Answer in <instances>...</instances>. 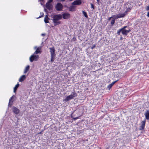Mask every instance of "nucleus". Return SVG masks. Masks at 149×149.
Segmentation results:
<instances>
[{"label": "nucleus", "mask_w": 149, "mask_h": 149, "mask_svg": "<svg viewBox=\"0 0 149 149\" xmlns=\"http://www.w3.org/2000/svg\"><path fill=\"white\" fill-rule=\"evenodd\" d=\"M50 52L51 54V61L53 62L54 61V58L55 57L56 54H55V49L54 47L49 48Z\"/></svg>", "instance_id": "1"}, {"label": "nucleus", "mask_w": 149, "mask_h": 149, "mask_svg": "<svg viewBox=\"0 0 149 149\" xmlns=\"http://www.w3.org/2000/svg\"><path fill=\"white\" fill-rule=\"evenodd\" d=\"M77 96V94H71L70 95L67 96L66 98L63 99V101L65 102H66L70 100L74 99V97Z\"/></svg>", "instance_id": "2"}, {"label": "nucleus", "mask_w": 149, "mask_h": 149, "mask_svg": "<svg viewBox=\"0 0 149 149\" xmlns=\"http://www.w3.org/2000/svg\"><path fill=\"white\" fill-rule=\"evenodd\" d=\"M39 58V57L38 55H36L33 54L30 57L29 60L31 62H33L34 61H37Z\"/></svg>", "instance_id": "3"}, {"label": "nucleus", "mask_w": 149, "mask_h": 149, "mask_svg": "<svg viewBox=\"0 0 149 149\" xmlns=\"http://www.w3.org/2000/svg\"><path fill=\"white\" fill-rule=\"evenodd\" d=\"M62 4L60 3H58L55 6V9L58 11H61L63 8Z\"/></svg>", "instance_id": "4"}, {"label": "nucleus", "mask_w": 149, "mask_h": 149, "mask_svg": "<svg viewBox=\"0 0 149 149\" xmlns=\"http://www.w3.org/2000/svg\"><path fill=\"white\" fill-rule=\"evenodd\" d=\"M62 18V15L60 14L54 15L53 17V21H58L61 19Z\"/></svg>", "instance_id": "5"}, {"label": "nucleus", "mask_w": 149, "mask_h": 149, "mask_svg": "<svg viewBox=\"0 0 149 149\" xmlns=\"http://www.w3.org/2000/svg\"><path fill=\"white\" fill-rule=\"evenodd\" d=\"M146 123V119L144 120L141 122V125L139 128V130H140L142 131L144 130L145 128Z\"/></svg>", "instance_id": "6"}, {"label": "nucleus", "mask_w": 149, "mask_h": 149, "mask_svg": "<svg viewBox=\"0 0 149 149\" xmlns=\"http://www.w3.org/2000/svg\"><path fill=\"white\" fill-rule=\"evenodd\" d=\"M13 112L17 115L20 112V110L16 107L13 106L12 108Z\"/></svg>", "instance_id": "7"}, {"label": "nucleus", "mask_w": 149, "mask_h": 149, "mask_svg": "<svg viewBox=\"0 0 149 149\" xmlns=\"http://www.w3.org/2000/svg\"><path fill=\"white\" fill-rule=\"evenodd\" d=\"M62 16L63 19H67L70 17V14L68 13H65L62 14Z\"/></svg>", "instance_id": "8"}, {"label": "nucleus", "mask_w": 149, "mask_h": 149, "mask_svg": "<svg viewBox=\"0 0 149 149\" xmlns=\"http://www.w3.org/2000/svg\"><path fill=\"white\" fill-rule=\"evenodd\" d=\"M125 15V14L124 13L123 14L119 13L118 14L113 16V17H115L116 19H118V18H120L123 17Z\"/></svg>", "instance_id": "9"}, {"label": "nucleus", "mask_w": 149, "mask_h": 149, "mask_svg": "<svg viewBox=\"0 0 149 149\" xmlns=\"http://www.w3.org/2000/svg\"><path fill=\"white\" fill-rule=\"evenodd\" d=\"M46 7L49 10H52V6L49 3L47 2L45 4Z\"/></svg>", "instance_id": "10"}, {"label": "nucleus", "mask_w": 149, "mask_h": 149, "mask_svg": "<svg viewBox=\"0 0 149 149\" xmlns=\"http://www.w3.org/2000/svg\"><path fill=\"white\" fill-rule=\"evenodd\" d=\"M122 33L123 35L126 36L127 35L128 33L130 32L131 31L130 29L128 30H126V29H122Z\"/></svg>", "instance_id": "11"}, {"label": "nucleus", "mask_w": 149, "mask_h": 149, "mask_svg": "<svg viewBox=\"0 0 149 149\" xmlns=\"http://www.w3.org/2000/svg\"><path fill=\"white\" fill-rule=\"evenodd\" d=\"M146 119L149 120V110H146L144 114Z\"/></svg>", "instance_id": "12"}, {"label": "nucleus", "mask_w": 149, "mask_h": 149, "mask_svg": "<svg viewBox=\"0 0 149 149\" xmlns=\"http://www.w3.org/2000/svg\"><path fill=\"white\" fill-rule=\"evenodd\" d=\"M81 3V0H75L72 3V4L74 5H79Z\"/></svg>", "instance_id": "13"}, {"label": "nucleus", "mask_w": 149, "mask_h": 149, "mask_svg": "<svg viewBox=\"0 0 149 149\" xmlns=\"http://www.w3.org/2000/svg\"><path fill=\"white\" fill-rule=\"evenodd\" d=\"M47 97L50 100H53L55 98V95L54 94H48Z\"/></svg>", "instance_id": "14"}, {"label": "nucleus", "mask_w": 149, "mask_h": 149, "mask_svg": "<svg viewBox=\"0 0 149 149\" xmlns=\"http://www.w3.org/2000/svg\"><path fill=\"white\" fill-rule=\"evenodd\" d=\"M41 47H38L37 48L36 51L34 53V54H40L41 53L42 51L41 50Z\"/></svg>", "instance_id": "15"}, {"label": "nucleus", "mask_w": 149, "mask_h": 149, "mask_svg": "<svg viewBox=\"0 0 149 149\" xmlns=\"http://www.w3.org/2000/svg\"><path fill=\"white\" fill-rule=\"evenodd\" d=\"M50 19L48 17V14L47 15H45L44 19V21L45 23H49V20Z\"/></svg>", "instance_id": "16"}, {"label": "nucleus", "mask_w": 149, "mask_h": 149, "mask_svg": "<svg viewBox=\"0 0 149 149\" xmlns=\"http://www.w3.org/2000/svg\"><path fill=\"white\" fill-rule=\"evenodd\" d=\"M118 81V80L115 81L113 82H112V83H111V84L109 85H108V86H107V88L108 89H110L112 87V86H113V85Z\"/></svg>", "instance_id": "17"}, {"label": "nucleus", "mask_w": 149, "mask_h": 149, "mask_svg": "<svg viewBox=\"0 0 149 149\" xmlns=\"http://www.w3.org/2000/svg\"><path fill=\"white\" fill-rule=\"evenodd\" d=\"M26 78V77L25 75H22L20 77L19 81L20 82H22Z\"/></svg>", "instance_id": "18"}, {"label": "nucleus", "mask_w": 149, "mask_h": 149, "mask_svg": "<svg viewBox=\"0 0 149 149\" xmlns=\"http://www.w3.org/2000/svg\"><path fill=\"white\" fill-rule=\"evenodd\" d=\"M19 86V84L18 83L15 86L14 88L13 92L15 93L16 92L17 89Z\"/></svg>", "instance_id": "19"}, {"label": "nucleus", "mask_w": 149, "mask_h": 149, "mask_svg": "<svg viewBox=\"0 0 149 149\" xmlns=\"http://www.w3.org/2000/svg\"><path fill=\"white\" fill-rule=\"evenodd\" d=\"M69 10L70 11H74L75 10V7L73 6H70L69 8Z\"/></svg>", "instance_id": "20"}, {"label": "nucleus", "mask_w": 149, "mask_h": 149, "mask_svg": "<svg viewBox=\"0 0 149 149\" xmlns=\"http://www.w3.org/2000/svg\"><path fill=\"white\" fill-rule=\"evenodd\" d=\"M30 68V66L29 65H28L26 66L25 68L24 71V73H26L29 70Z\"/></svg>", "instance_id": "21"}, {"label": "nucleus", "mask_w": 149, "mask_h": 149, "mask_svg": "<svg viewBox=\"0 0 149 149\" xmlns=\"http://www.w3.org/2000/svg\"><path fill=\"white\" fill-rule=\"evenodd\" d=\"M53 23L54 24V26H56L57 25H58L60 24L61 23V22L60 21H53Z\"/></svg>", "instance_id": "22"}, {"label": "nucleus", "mask_w": 149, "mask_h": 149, "mask_svg": "<svg viewBox=\"0 0 149 149\" xmlns=\"http://www.w3.org/2000/svg\"><path fill=\"white\" fill-rule=\"evenodd\" d=\"M36 100L37 102H38V101L39 102H41L42 101V97H37Z\"/></svg>", "instance_id": "23"}, {"label": "nucleus", "mask_w": 149, "mask_h": 149, "mask_svg": "<svg viewBox=\"0 0 149 149\" xmlns=\"http://www.w3.org/2000/svg\"><path fill=\"white\" fill-rule=\"evenodd\" d=\"M115 19H116L115 18H115H113L112 19L111 22V25H113L114 24L115 22Z\"/></svg>", "instance_id": "24"}, {"label": "nucleus", "mask_w": 149, "mask_h": 149, "mask_svg": "<svg viewBox=\"0 0 149 149\" xmlns=\"http://www.w3.org/2000/svg\"><path fill=\"white\" fill-rule=\"evenodd\" d=\"M45 126H45L44 127V129L42 130L41 131H40V132L38 133V134H43V132L44 131V130H45V129H45Z\"/></svg>", "instance_id": "25"}, {"label": "nucleus", "mask_w": 149, "mask_h": 149, "mask_svg": "<svg viewBox=\"0 0 149 149\" xmlns=\"http://www.w3.org/2000/svg\"><path fill=\"white\" fill-rule=\"evenodd\" d=\"M82 13L84 15V16L86 17V18H87L88 17V15H87V13H86L84 11H82Z\"/></svg>", "instance_id": "26"}, {"label": "nucleus", "mask_w": 149, "mask_h": 149, "mask_svg": "<svg viewBox=\"0 0 149 149\" xmlns=\"http://www.w3.org/2000/svg\"><path fill=\"white\" fill-rule=\"evenodd\" d=\"M71 118H72L74 120H77V119H78L79 118V117H76V118H74L72 115V114H71Z\"/></svg>", "instance_id": "27"}, {"label": "nucleus", "mask_w": 149, "mask_h": 149, "mask_svg": "<svg viewBox=\"0 0 149 149\" xmlns=\"http://www.w3.org/2000/svg\"><path fill=\"white\" fill-rule=\"evenodd\" d=\"M14 95H13L11 98L10 99L9 101H10V102H11L12 103L13 102V101L12 100L13 99L14 97Z\"/></svg>", "instance_id": "28"}, {"label": "nucleus", "mask_w": 149, "mask_h": 149, "mask_svg": "<svg viewBox=\"0 0 149 149\" xmlns=\"http://www.w3.org/2000/svg\"><path fill=\"white\" fill-rule=\"evenodd\" d=\"M40 15L39 17L38 18H40L42 17H43L44 16V14L42 12L40 13Z\"/></svg>", "instance_id": "29"}, {"label": "nucleus", "mask_w": 149, "mask_h": 149, "mask_svg": "<svg viewBox=\"0 0 149 149\" xmlns=\"http://www.w3.org/2000/svg\"><path fill=\"white\" fill-rule=\"evenodd\" d=\"M122 29H119L117 31V34L118 35H120V32H122Z\"/></svg>", "instance_id": "30"}, {"label": "nucleus", "mask_w": 149, "mask_h": 149, "mask_svg": "<svg viewBox=\"0 0 149 149\" xmlns=\"http://www.w3.org/2000/svg\"><path fill=\"white\" fill-rule=\"evenodd\" d=\"M91 8H92L93 10L95 9V6H94L92 3L91 4Z\"/></svg>", "instance_id": "31"}, {"label": "nucleus", "mask_w": 149, "mask_h": 149, "mask_svg": "<svg viewBox=\"0 0 149 149\" xmlns=\"http://www.w3.org/2000/svg\"><path fill=\"white\" fill-rule=\"evenodd\" d=\"M11 102H10V101H9V102L8 105V107H11L12 105V103L11 102Z\"/></svg>", "instance_id": "32"}, {"label": "nucleus", "mask_w": 149, "mask_h": 149, "mask_svg": "<svg viewBox=\"0 0 149 149\" xmlns=\"http://www.w3.org/2000/svg\"><path fill=\"white\" fill-rule=\"evenodd\" d=\"M104 116H105L104 114H103L102 115V116H100V118L101 119L103 118L104 117Z\"/></svg>", "instance_id": "33"}, {"label": "nucleus", "mask_w": 149, "mask_h": 149, "mask_svg": "<svg viewBox=\"0 0 149 149\" xmlns=\"http://www.w3.org/2000/svg\"><path fill=\"white\" fill-rule=\"evenodd\" d=\"M146 10H149V6H148L146 8Z\"/></svg>", "instance_id": "34"}, {"label": "nucleus", "mask_w": 149, "mask_h": 149, "mask_svg": "<svg viewBox=\"0 0 149 149\" xmlns=\"http://www.w3.org/2000/svg\"><path fill=\"white\" fill-rule=\"evenodd\" d=\"M127 26H124L123 28H122L121 29H125L127 28Z\"/></svg>", "instance_id": "35"}, {"label": "nucleus", "mask_w": 149, "mask_h": 149, "mask_svg": "<svg viewBox=\"0 0 149 149\" xmlns=\"http://www.w3.org/2000/svg\"><path fill=\"white\" fill-rule=\"evenodd\" d=\"M113 17H113V16H112L111 17H109L108 19V20H109V21L110 20H111V18H112Z\"/></svg>", "instance_id": "36"}, {"label": "nucleus", "mask_w": 149, "mask_h": 149, "mask_svg": "<svg viewBox=\"0 0 149 149\" xmlns=\"http://www.w3.org/2000/svg\"><path fill=\"white\" fill-rule=\"evenodd\" d=\"M53 0H49V1H48L47 2H49V3H51L52 2Z\"/></svg>", "instance_id": "37"}, {"label": "nucleus", "mask_w": 149, "mask_h": 149, "mask_svg": "<svg viewBox=\"0 0 149 149\" xmlns=\"http://www.w3.org/2000/svg\"><path fill=\"white\" fill-rule=\"evenodd\" d=\"M72 39H73V40H74V41H75L76 40V38H75V37L73 38H72Z\"/></svg>", "instance_id": "38"}, {"label": "nucleus", "mask_w": 149, "mask_h": 149, "mask_svg": "<svg viewBox=\"0 0 149 149\" xmlns=\"http://www.w3.org/2000/svg\"><path fill=\"white\" fill-rule=\"evenodd\" d=\"M95 47V45H94L91 47V49H93Z\"/></svg>", "instance_id": "39"}, {"label": "nucleus", "mask_w": 149, "mask_h": 149, "mask_svg": "<svg viewBox=\"0 0 149 149\" xmlns=\"http://www.w3.org/2000/svg\"><path fill=\"white\" fill-rule=\"evenodd\" d=\"M45 12H46L47 13H47L48 14V13H47V9H45Z\"/></svg>", "instance_id": "40"}, {"label": "nucleus", "mask_w": 149, "mask_h": 149, "mask_svg": "<svg viewBox=\"0 0 149 149\" xmlns=\"http://www.w3.org/2000/svg\"><path fill=\"white\" fill-rule=\"evenodd\" d=\"M147 16L149 17V12L147 13Z\"/></svg>", "instance_id": "41"}, {"label": "nucleus", "mask_w": 149, "mask_h": 149, "mask_svg": "<svg viewBox=\"0 0 149 149\" xmlns=\"http://www.w3.org/2000/svg\"><path fill=\"white\" fill-rule=\"evenodd\" d=\"M111 104L112 106L114 105V103L113 102H112Z\"/></svg>", "instance_id": "42"}, {"label": "nucleus", "mask_w": 149, "mask_h": 149, "mask_svg": "<svg viewBox=\"0 0 149 149\" xmlns=\"http://www.w3.org/2000/svg\"><path fill=\"white\" fill-rule=\"evenodd\" d=\"M128 9L129 10H130L132 9V7L129 8H128Z\"/></svg>", "instance_id": "43"}, {"label": "nucleus", "mask_w": 149, "mask_h": 149, "mask_svg": "<svg viewBox=\"0 0 149 149\" xmlns=\"http://www.w3.org/2000/svg\"><path fill=\"white\" fill-rule=\"evenodd\" d=\"M127 11L126 10V11H125V13H124L125 14V15L127 13Z\"/></svg>", "instance_id": "44"}, {"label": "nucleus", "mask_w": 149, "mask_h": 149, "mask_svg": "<svg viewBox=\"0 0 149 149\" xmlns=\"http://www.w3.org/2000/svg\"><path fill=\"white\" fill-rule=\"evenodd\" d=\"M45 35V34H43V33H42V36H44Z\"/></svg>", "instance_id": "45"}, {"label": "nucleus", "mask_w": 149, "mask_h": 149, "mask_svg": "<svg viewBox=\"0 0 149 149\" xmlns=\"http://www.w3.org/2000/svg\"><path fill=\"white\" fill-rule=\"evenodd\" d=\"M127 8V9L126 10L127 11V12H128V11H129V10H128V8Z\"/></svg>", "instance_id": "46"}, {"label": "nucleus", "mask_w": 149, "mask_h": 149, "mask_svg": "<svg viewBox=\"0 0 149 149\" xmlns=\"http://www.w3.org/2000/svg\"><path fill=\"white\" fill-rule=\"evenodd\" d=\"M97 2L98 3L99 1H100V0H97Z\"/></svg>", "instance_id": "47"}, {"label": "nucleus", "mask_w": 149, "mask_h": 149, "mask_svg": "<svg viewBox=\"0 0 149 149\" xmlns=\"http://www.w3.org/2000/svg\"><path fill=\"white\" fill-rule=\"evenodd\" d=\"M62 1H65V0H61Z\"/></svg>", "instance_id": "48"}, {"label": "nucleus", "mask_w": 149, "mask_h": 149, "mask_svg": "<svg viewBox=\"0 0 149 149\" xmlns=\"http://www.w3.org/2000/svg\"><path fill=\"white\" fill-rule=\"evenodd\" d=\"M86 98V97L84 96V97H83V99H85Z\"/></svg>", "instance_id": "49"}, {"label": "nucleus", "mask_w": 149, "mask_h": 149, "mask_svg": "<svg viewBox=\"0 0 149 149\" xmlns=\"http://www.w3.org/2000/svg\"><path fill=\"white\" fill-rule=\"evenodd\" d=\"M40 0V1H43V0Z\"/></svg>", "instance_id": "50"}, {"label": "nucleus", "mask_w": 149, "mask_h": 149, "mask_svg": "<svg viewBox=\"0 0 149 149\" xmlns=\"http://www.w3.org/2000/svg\"><path fill=\"white\" fill-rule=\"evenodd\" d=\"M70 1H72L73 0H69Z\"/></svg>", "instance_id": "51"}, {"label": "nucleus", "mask_w": 149, "mask_h": 149, "mask_svg": "<svg viewBox=\"0 0 149 149\" xmlns=\"http://www.w3.org/2000/svg\"><path fill=\"white\" fill-rule=\"evenodd\" d=\"M86 141H88V140H85Z\"/></svg>", "instance_id": "52"}]
</instances>
